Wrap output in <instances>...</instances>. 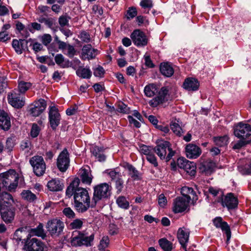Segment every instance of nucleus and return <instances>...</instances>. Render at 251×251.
I'll return each mask as SVG.
<instances>
[{
  "instance_id": "obj_1",
  "label": "nucleus",
  "mask_w": 251,
  "mask_h": 251,
  "mask_svg": "<svg viewBox=\"0 0 251 251\" xmlns=\"http://www.w3.org/2000/svg\"><path fill=\"white\" fill-rule=\"evenodd\" d=\"M144 92L145 95L149 98L154 96L158 93V95L149 102L150 105L151 107H155L168 100V89L166 87H162L158 91L157 86L152 83L146 86Z\"/></svg>"
},
{
  "instance_id": "obj_2",
  "label": "nucleus",
  "mask_w": 251,
  "mask_h": 251,
  "mask_svg": "<svg viewBox=\"0 0 251 251\" xmlns=\"http://www.w3.org/2000/svg\"><path fill=\"white\" fill-rule=\"evenodd\" d=\"M79 182L78 178H74L66 189V196L70 198L74 195V201H76L90 202V199L88 191L84 188L78 187Z\"/></svg>"
},
{
  "instance_id": "obj_3",
  "label": "nucleus",
  "mask_w": 251,
  "mask_h": 251,
  "mask_svg": "<svg viewBox=\"0 0 251 251\" xmlns=\"http://www.w3.org/2000/svg\"><path fill=\"white\" fill-rule=\"evenodd\" d=\"M111 194V186L107 183H101L94 187L91 207L95 206L100 201L108 198Z\"/></svg>"
},
{
  "instance_id": "obj_4",
  "label": "nucleus",
  "mask_w": 251,
  "mask_h": 251,
  "mask_svg": "<svg viewBox=\"0 0 251 251\" xmlns=\"http://www.w3.org/2000/svg\"><path fill=\"white\" fill-rule=\"evenodd\" d=\"M0 176L4 186L9 191H12L16 189L18 186L19 175L14 170H9L1 173Z\"/></svg>"
},
{
  "instance_id": "obj_5",
  "label": "nucleus",
  "mask_w": 251,
  "mask_h": 251,
  "mask_svg": "<svg viewBox=\"0 0 251 251\" xmlns=\"http://www.w3.org/2000/svg\"><path fill=\"white\" fill-rule=\"evenodd\" d=\"M64 227V222L58 218L49 220L46 226L49 234L53 237H57L61 235Z\"/></svg>"
},
{
  "instance_id": "obj_6",
  "label": "nucleus",
  "mask_w": 251,
  "mask_h": 251,
  "mask_svg": "<svg viewBox=\"0 0 251 251\" xmlns=\"http://www.w3.org/2000/svg\"><path fill=\"white\" fill-rule=\"evenodd\" d=\"M94 235H91L89 236H86L84 234L78 231L73 232L71 238V244L73 246H81L85 245L90 246L91 243L93 241Z\"/></svg>"
},
{
  "instance_id": "obj_7",
  "label": "nucleus",
  "mask_w": 251,
  "mask_h": 251,
  "mask_svg": "<svg viewBox=\"0 0 251 251\" xmlns=\"http://www.w3.org/2000/svg\"><path fill=\"white\" fill-rule=\"evenodd\" d=\"M155 151L161 159L166 158L167 161L171 159L174 155V152L170 147V143L168 141H162L154 148Z\"/></svg>"
},
{
  "instance_id": "obj_8",
  "label": "nucleus",
  "mask_w": 251,
  "mask_h": 251,
  "mask_svg": "<svg viewBox=\"0 0 251 251\" xmlns=\"http://www.w3.org/2000/svg\"><path fill=\"white\" fill-rule=\"evenodd\" d=\"M29 162L33 167L34 174L37 176H40L45 174L46 166L42 156H34L30 159Z\"/></svg>"
},
{
  "instance_id": "obj_9",
  "label": "nucleus",
  "mask_w": 251,
  "mask_h": 251,
  "mask_svg": "<svg viewBox=\"0 0 251 251\" xmlns=\"http://www.w3.org/2000/svg\"><path fill=\"white\" fill-rule=\"evenodd\" d=\"M234 134L238 138L246 139L251 135V125L242 122L238 123L235 126Z\"/></svg>"
},
{
  "instance_id": "obj_10",
  "label": "nucleus",
  "mask_w": 251,
  "mask_h": 251,
  "mask_svg": "<svg viewBox=\"0 0 251 251\" xmlns=\"http://www.w3.org/2000/svg\"><path fill=\"white\" fill-rule=\"evenodd\" d=\"M223 207H226L228 210L233 209L237 207L238 201L237 198L231 193L227 194L218 200Z\"/></svg>"
},
{
  "instance_id": "obj_11",
  "label": "nucleus",
  "mask_w": 251,
  "mask_h": 251,
  "mask_svg": "<svg viewBox=\"0 0 251 251\" xmlns=\"http://www.w3.org/2000/svg\"><path fill=\"white\" fill-rule=\"evenodd\" d=\"M56 164L60 171L65 172L70 166V158L67 149H64L58 156Z\"/></svg>"
},
{
  "instance_id": "obj_12",
  "label": "nucleus",
  "mask_w": 251,
  "mask_h": 251,
  "mask_svg": "<svg viewBox=\"0 0 251 251\" xmlns=\"http://www.w3.org/2000/svg\"><path fill=\"white\" fill-rule=\"evenodd\" d=\"M25 248L26 251H45L44 243L36 238H27Z\"/></svg>"
},
{
  "instance_id": "obj_13",
  "label": "nucleus",
  "mask_w": 251,
  "mask_h": 251,
  "mask_svg": "<svg viewBox=\"0 0 251 251\" xmlns=\"http://www.w3.org/2000/svg\"><path fill=\"white\" fill-rule=\"evenodd\" d=\"M130 37L137 47H143L147 45L148 40L145 33L140 29L134 30L131 34Z\"/></svg>"
},
{
  "instance_id": "obj_14",
  "label": "nucleus",
  "mask_w": 251,
  "mask_h": 251,
  "mask_svg": "<svg viewBox=\"0 0 251 251\" xmlns=\"http://www.w3.org/2000/svg\"><path fill=\"white\" fill-rule=\"evenodd\" d=\"M49 119L51 127L55 129L60 124L61 116L58 109L55 106L49 108Z\"/></svg>"
},
{
  "instance_id": "obj_15",
  "label": "nucleus",
  "mask_w": 251,
  "mask_h": 251,
  "mask_svg": "<svg viewBox=\"0 0 251 251\" xmlns=\"http://www.w3.org/2000/svg\"><path fill=\"white\" fill-rule=\"evenodd\" d=\"M46 102L42 99L37 101H34L31 105L29 108V112L31 115L34 117L38 116L40 115L46 108Z\"/></svg>"
},
{
  "instance_id": "obj_16",
  "label": "nucleus",
  "mask_w": 251,
  "mask_h": 251,
  "mask_svg": "<svg viewBox=\"0 0 251 251\" xmlns=\"http://www.w3.org/2000/svg\"><path fill=\"white\" fill-rule=\"evenodd\" d=\"M190 201L182 197H177L173 203V211L175 213H180L184 211L188 207Z\"/></svg>"
},
{
  "instance_id": "obj_17",
  "label": "nucleus",
  "mask_w": 251,
  "mask_h": 251,
  "mask_svg": "<svg viewBox=\"0 0 251 251\" xmlns=\"http://www.w3.org/2000/svg\"><path fill=\"white\" fill-rule=\"evenodd\" d=\"M98 50L93 48L90 44H87L82 47L80 57L83 60L92 59L98 54Z\"/></svg>"
},
{
  "instance_id": "obj_18",
  "label": "nucleus",
  "mask_w": 251,
  "mask_h": 251,
  "mask_svg": "<svg viewBox=\"0 0 251 251\" xmlns=\"http://www.w3.org/2000/svg\"><path fill=\"white\" fill-rule=\"evenodd\" d=\"M185 154L189 159H196L201 154V150L198 146L193 144H188L185 147Z\"/></svg>"
},
{
  "instance_id": "obj_19",
  "label": "nucleus",
  "mask_w": 251,
  "mask_h": 251,
  "mask_svg": "<svg viewBox=\"0 0 251 251\" xmlns=\"http://www.w3.org/2000/svg\"><path fill=\"white\" fill-rule=\"evenodd\" d=\"M8 100L9 104L16 108H20L25 104V100L21 95L14 92L8 96Z\"/></svg>"
},
{
  "instance_id": "obj_20",
  "label": "nucleus",
  "mask_w": 251,
  "mask_h": 251,
  "mask_svg": "<svg viewBox=\"0 0 251 251\" xmlns=\"http://www.w3.org/2000/svg\"><path fill=\"white\" fill-rule=\"evenodd\" d=\"M15 201L11 194L7 192L0 193V209H4L7 207H12Z\"/></svg>"
},
{
  "instance_id": "obj_21",
  "label": "nucleus",
  "mask_w": 251,
  "mask_h": 251,
  "mask_svg": "<svg viewBox=\"0 0 251 251\" xmlns=\"http://www.w3.org/2000/svg\"><path fill=\"white\" fill-rule=\"evenodd\" d=\"M190 231L184 227L180 228L177 231V238L183 249L186 251L187 244L189 240Z\"/></svg>"
},
{
  "instance_id": "obj_22",
  "label": "nucleus",
  "mask_w": 251,
  "mask_h": 251,
  "mask_svg": "<svg viewBox=\"0 0 251 251\" xmlns=\"http://www.w3.org/2000/svg\"><path fill=\"white\" fill-rule=\"evenodd\" d=\"M0 214L2 219L5 223H11L15 217V208L10 207L4 208V209H0Z\"/></svg>"
},
{
  "instance_id": "obj_23",
  "label": "nucleus",
  "mask_w": 251,
  "mask_h": 251,
  "mask_svg": "<svg viewBox=\"0 0 251 251\" xmlns=\"http://www.w3.org/2000/svg\"><path fill=\"white\" fill-rule=\"evenodd\" d=\"M214 226L217 228H220L223 231H225L226 235L227 241H228L231 237V233L229 226L226 222H224L222 218L217 217L213 220Z\"/></svg>"
},
{
  "instance_id": "obj_24",
  "label": "nucleus",
  "mask_w": 251,
  "mask_h": 251,
  "mask_svg": "<svg viewBox=\"0 0 251 251\" xmlns=\"http://www.w3.org/2000/svg\"><path fill=\"white\" fill-rule=\"evenodd\" d=\"M47 187L52 192L62 191L64 187L63 180L58 178H53L48 181Z\"/></svg>"
},
{
  "instance_id": "obj_25",
  "label": "nucleus",
  "mask_w": 251,
  "mask_h": 251,
  "mask_svg": "<svg viewBox=\"0 0 251 251\" xmlns=\"http://www.w3.org/2000/svg\"><path fill=\"white\" fill-rule=\"evenodd\" d=\"M181 193L182 197L188 199L189 201H192L194 203L198 199V196L192 188L187 186H183L181 189Z\"/></svg>"
},
{
  "instance_id": "obj_26",
  "label": "nucleus",
  "mask_w": 251,
  "mask_h": 251,
  "mask_svg": "<svg viewBox=\"0 0 251 251\" xmlns=\"http://www.w3.org/2000/svg\"><path fill=\"white\" fill-rule=\"evenodd\" d=\"M28 41L23 39H14L12 41V47L15 51L19 54L22 53L23 51L28 50L27 45Z\"/></svg>"
},
{
  "instance_id": "obj_27",
  "label": "nucleus",
  "mask_w": 251,
  "mask_h": 251,
  "mask_svg": "<svg viewBox=\"0 0 251 251\" xmlns=\"http://www.w3.org/2000/svg\"><path fill=\"white\" fill-rule=\"evenodd\" d=\"M199 85L198 80L193 77L186 78L183 84V88L188 91H196L198 89Z\"/></svg>"
},
{
  "instance_id": "obj_28",
  "label": "nucleus",
  "mask_w": 251,
  "mask_h": 251,
  "mask_svg": "<svg viewBox=\"0 0 251 251\" xmlns=\"http://www.w3.org/2000/svg\"><path fill=\"white\" fill-rule=\"evenodd\" d=\"M11 126L10 119L4 111L0 112V127L4 130H8Z\"/></svg>"
},
{
  "instance_id": "obj_29",
  "label": "nucleus",
  "mask_w": 251,
  "mask_h": 251,
  "mask_svg": "<svg viewBox=\"0 0 251 251\" xmlns=\"http://www.w3.org/2000/svg\"><path fill=\"white\" fill-rule=\"evenodd\" d=\"M43 227V225L40 223L36 228L31 229L29 230L27 238H30L32 236H37L44 239L46 237V234Z\"/></svg>"
},
{
  "instance_id": "obj_30",
  "label": "nucleus",
  "mask_w": 251,
  "mask_h": 251,
  "mask_svg": "<svg viewBox=\"0 0 251 251\" xmlns=\"http://www.w3.org/2000/svg\"><path fill=\"white\" fill-rule=\"evenodd\" d=\"M79 176L82 182L86 184L90 185L92 180V176L89 168L81 169L79 172Z\"/></svg>"
},
{
  "instance_id": "obj_31",
  "label": "nucleus",
  "mask_w": 251,
  "mask_h": 251,
  "mask_svg": "<svg viewBox=\"0 0 251 251\" xmlns=\"http://www.w3.org/2000/svg\"><path fill=\"white\" fill-rule=\"evenodd\" d=\"M123 167L128 172V175L134 179L138 180L140 178L139 172L132 165L128 163H124Z\"/></svg>"
},
{
  "instance_id": "obj_32",
  "label": "nucleus",
  "mask_w": 251,
  "mask_h": 251,
  "mask_svg": "<svg viewBox=\"0 0 251 251\" xmlns=\"http://www.w3.org/2000/svg\"><path fill=\"white\" fill-rule=\"evenodd\" d=\"M91 152L93 155L99 161H105L106 157L103 153L104 149L103 148L99 147L98 146L93 147L91 149Z\"/></svg>"
},
{
  "instance_id": "obj_33",
  "label": "nucleus",
  "mask_w": 251,
  "mask_h": 251,
  "mask_svg": "<svg viewBox=\"0 0 251 251\" xmlns=\"http://www.w3.org/2000/svg\"><path fill=\"white\" fill-rule=\"evenodd\" d=\"M160 70L161 74L166 77H170L174 73V69L172 66L168 63L161 64Z\"/></svg>"
},
{
  "instance_id": "obj_34",
  "label": "nucleus",
  "mask_w": 251,
  "mask_h": 251,
  "mask_svg": "<svg viewBox=\"0 0 251 251\" xmlns=\"http://www.w3.org/2000/svg\"><path fill=\"white\" fill-rule=\"evenodd\" d=\"M76 75L83 78L88 79L90 78L92 75V72L89 67L87 66L84 68V67H79L76 71Z\"/></svg>"
},
{
  "instance_id": "obj_35",
  "label": "nucleus",
  "mask_w": 251,
  "mask_h": 251,
  "mask_svg": "<svg viewBox=\"0 0 251 251\" xmlns=\"http://www.w3.org/2000/svg\"><path fill=\"white\" fill-rule=\"evenodd\" d=\"M74 205L76 211L83 213L87 211L90 206H91V203L90 204V201L83 202L81 201H75Z\"/></svg>"
},
{
  "instance_id": "obj_36",
  "label": "nucleus",
  "mask_w": 251,
  "mask_h": 251,
  "mask_svg": "<svg viewBox=\"0 0 251 251\" xmlns=\"http://www.w3.org/2000/svg\"><path fill=\"white\" fill-rule=\"evenodd\" d=\"M170 127L173 132L177 136H181L184 133L182 129L178 124V121L175 120L170 123Z\"/></svg>"
},
{
  "instance_id": "obj_37",
  "label": "nucleus",
  "mask_w": 251,
  "mask_h": 251,
  "mask_svg": "<svg viewBox=\"0 0 251 251\" xmlns=\"http://www.w3.org/2000/svg\"><path fill=\"white\" fill-rule=\"evenodd\" d=\"M56 63L62 68H67L70 66V61L65 59L61 54H57L54 58Z\"/></svg>"
},
{
  "instance_id": "obj_38",
  "label": "nucleus",
  "mask_w": 251,
  "mask_h": 251,
  "mask_svg": "<svg viewBox=\"0 0 251 251\" xmlns=\"http://www.w3.org/2000/svg\"><path fill=\"white\" fill-rule=\"evenodd\" d=\"M21 196L23 199L30 202L34 201L37 198L36 196L28 190H23Z\"/></svg>"
},
{
  "instance_id": "obj_39",
  "label": "nucleus",
  "mask_w": 251,
  "mask_h": 251,
  "mask_svg": "<svg viewBox=\"0 0 251 251\" xmlns=\"http://www.w3.org/2000/svg\"><path fill=\"white\" fill-rule=\"evenodd\" d=\"M208 192L213 197H217V201L219 199H221L223 196L224 194V192L221 189L215 187H210L208 188Z\"/></svg>"
},
{
  "instance_id": "obj_40",
  "label": "nucleus",
  "mask_w": 251,
  "mask_h": 251,
  "mask_svg": "<svg viewBox=\"0 0 251 251\" xmlns=\"http://www.w3.org/2000/svg\"><path fill=\"white\" fill-rule=\"evenodd\" d=\"M159 244L164 251H171L173 249L172 243L165 238L160 239Z\"/></svg>"
},
{
  "instance_id": "obj_41",
  "label": "nucleus",
  "mask_w": 251,
  "mask_h": 251,
  "mask_svg": "<svg viewBox=\"0 0 251 251\" xmlns=\"http://www.w3.org/2000/svg\"><path fill=\"white\" fill-rule=\"evenodd\" d=\"M184 170L191 176H194L196 173V166L194 162L189 161L188 163L185 165Z\"/></svg>"
},
{
  "instance_id": "obj_42",
  "label": "nucleus",
  "mask_w": 251,
  "mask_h": 251,
  "mask_svg": "<svg viewBox=\"0 0 251 251\" xmlns=\"http://www.w3.org/2000/svg\"><path fill=\"white\" fill-rule=\"evenodd\" d=\"M116 203L118 206L124 209H127L129 207V203L124 196H120L116 200Z\"/></svg>"
},
{
  "instance_id": "obj_43",
  "label": "nucleus",
  "mask_w": 251,
  "mask_h": 251,
  "mask_svg": "<svg viewBox=\"0 0 251 251\" xmlns=\"http://www.w3.org/2000/svg\"><path fill=\"white\" fill-rule=\"evenodd\" d=\"M228 141V137L226 135L214 138V143L216 145L220 147H223L227 145Z\"/></svg>"
},
{
  "instance_id": "obj_44",
  "label": "nucleus",
  "mask_w": 251,
  "mask_h": 251,
  "mask_svg": "<svg viewBox=\"0 0 251 251\" xmlns=\"http://www.w3.org/2000/svg\"><path fill=\"white\" fill-rule=\"evenodd\" d=\"M32 84L30 82L21 81L19 82L18 88L21 93H25L31 88Z\"/></svg>"
},
{
  "instance_id": "obj_45",
  "label": "nucleus",
  "mask_w": 251,
  "mask_h": 251,
  "mask_svg": "<svg viewBox=\"0 0 251 251\" xmlns=\"http://www.w3.org/2000/svg\"><path fill=\"white\" fill-rule=\"evenodd\" d=\"M109 243V240L107 236H104L102 238L100 241V244L99 245V250L100 251H105L106 248L108 246Z\"/></svg>"
},
{
  "instance_id": "obj_46",
  "label": "nucleus",
  "mask_w": 251,
  "mask_h": 251,
  "mask_svg": "<svg viewBox=\"0 0 251 251\" xmlns=\"http://www.w3.org/2000/svg\"><path fill=\"white\" fill-rule=\"evenodd\" d=\"M27 28L31 33H34L35 30H40L42 29V25L40 24L33 22L27 25Z\"/></svg>"
},
{
  "instance_id": "obj_47",
  "label": "nucleus",
  "mask_w": 251,
  "mask_h": 251,
  "mask_svg": "<svg viewBox=\"0 0 251 251\" xmlns=\"http://www.w3.org/2000/svg\"><path fill=\"white\" fill-rule=\"evenodd\" d=\"M28 42H30V46H32V50L36 53L41 50L43 49V46L41 44L35 41L34 40L29 39L28 40Z\"/></svg>"
},
{
  "instance_id": "obj_48",
  "label": "nucleus",
  "mask_w": 251,
  "mask_h": 251,
  "mask_svg": "<svg viewBox=\"0 0 251 251\" xmlns=\"http://www.w3.org/2000/svg\"><path fill=\"white\" fill-rule=\"evenodd\" d=\"M139 151L141 153L146 155V157L154 152V150L151 147L144 145L140 146Z\"/></svg>"
},
{
  "instance_id": "obj_49",
  "label": "nucleus",
  "mask_w": 251,
  "mask_h": 251,
  "mask_svg": "<svg viewBox=\"0 0 251 251\" xmlns=\"http://www.w3.org/2000/svg\"><path fill=\"white\" fill-rule=\"evenodd\" d=\"M238 170L243 175H250L251 174V163L247 164L245 166H240Z\"/></svg>"
},
{
  "instance_id": "obj_50",
  "label": "nucleus",
  "mask_w": 251,
  "mask_h": 251,
  "mask_svg": "<svg viewBox=\"0 0 251 251\" xmlns=\"http://www.w3.org/2000/svg\"><path fill=\"white\" fill-rule=\"evenodd\" d=\"M83 224L82 220L76 219L71 222L69 225V227L71 229H80Z\"/></svg>"
},
{
  "instance_id": "obj_51",
  "label": "nucleus",
  "mask_w": 251,
  "mask_h": 251,
  "mask_svg": "<svg viewBox=\"0 0 251 251\" xmlns=\"http://www.w3.org/2000/svg\"><path fill=\"white\" fill-rule=\"evenodd\" d=\"M105 173L109 176L112 180L120 178L121 174L115 170H107L105 171Z\"/></svg>"
},
{
  "instance_id": "obj_52",
  "label": "nucleus",
  "mask_w": 251,
  "mask_h": 251,
  "mask_svg": "<svg viewBox=\"0 0 251 251\" xmlns=\"http://www.w3.org/2000/svg\"><path fill=\"white\" fill-rule=\"evenodd\" d=\"M247 144H248V142L246 141V139H240V140L234 144L232 148L234 150H239L244 147Z\"/></svg>"
},
{
  "instance_id": "obj_53",
  "label": "nucleus",
  "mask_w": 251,
  "mask_h": 251,
  "mask_svg": "<svg viewBox=\"0 0 251 251\" xmlns=\"http://www.w3.org/2000/svg\"><path fill=\"white\" fill-rule=\"evenodd\" d=\"M115 187L117 190V193L120 194L124 187V181L121 178L116 180Z\"/></svg>"
},
{
  "instance_id": "obj_54",
  "label": "nucleus",
  "mask_w": 251,
  "mask_h": 251,
  "mask_svg": "<svg viewBox=\"0 0 251 251\" xmlns=\"http://www.w3.org/2000/svg\"><path fill=\"white\" fill-rule=\"evenodd\" d=\"M140 5L143 8L151 9L152 6V2L151 0H141Z\"/></svg>"
},
{
  "instance_id": "obj_55",
  "label": "nucleus",
  "mask_w": 251,
  "mask_h": 251,
  "mask_svg": "<svg viewBox=\"0 0 251 251\" xmlns=\"http://www.w3.org/2000/svg\"><path fill=\"white\" fill-rule=\"evenodd\" d=\"M70 17L66 16H61L58 19V22L61 26H64L69 25Z\"/></svg>"
},
{
  "instance_id": "obj_56",
  "label": "nucleus",
  "mask_w": 251,
  "mask_h": 251,
  "mask_svg": "<svg viewBox=\"0 0 251 251\" xmlns=\"http://www.w3.org/2000/svg\"><path fill=\"white\" fill-rule=\"evenodd\" d=\"M93 71L94 75L96 77H101L103 75L104 73V70L103 68L100 66H99L97 68H94Z\"/></svg>"
},
{
  "instance_id": "obj_57",
  "label": "nucleus",
  "mask_w": 251,
  "mask_h": 251,
  "mask_svg": "<svg viewBox=\"0 0 251 251\" xmlns=\"http://www.w3.org/2000/svg\"><path fill=\"white\" fill-rule=\"evenodd\" d=\"M137 14V11L136 8L131 7L129 8L127 11V18L128 19H132Z\"/></svg>"
},
{
  "instance_id": "obj_58",
  "label": "nucleus",
  "mask_w": 251,
  "mask_h": 251,
  "mask_svg": "<svg viewBox=\"0 0 251 251\" xmlns=\"http://www.w3.org/2000/svg\"><path fill=\"white\" fill-rule=\"evenodd\" d=\"M79 37L83 42L85 43H88L91 40L90 35L85 31L80 32Z\"/></svg>"
},
{
  "instance_id": "obj_59",
  "label": "nucleus",
  "mask_w": 251,
  "mask_h": 251,
  "mask_svg": "<svg viewBox=\"0 0 251 251\" xmlns=\"http://www.w3.org/2000/svg\"><path fill=\"white\" fill-rule=\"evenodd\" d=\"M51 40L52 37L49 34H45L41 37V41L45 46H47L51 42Z\"/></svg>"
},
{
  "instance_id": "obj_60",
  "label": "nucleus",
  "mask_w": 251,
  "mask_h": 251,
  "mask_svg": "<svg viewBox=\"0 0 251 251\" xmlns=\"http://www.w3.org/2000/svg\"><path fill=\"white\" fill-rule=\"evenodd\" d=\"M39 131L40 129L38 125L36 124H33L30 132L31 136L33 138L36 137L38 135Z\"/></svg>"
},
{
  "instance_id": "obj_61",
  "label": "nucleus",
  "mask_w": 251,
  "mask_h": 251,
  "mask_svg": "<svg viewBox=\"0 0 251 251\" xmlns=\"http://www.w3.org/2000/svg\"><path fill=\"white\" fill-rule=\"evenodd\" d=\"M136 21L139 26L142 25H147L149 24V21L145 17L143 16H138L136 18Z\"/></svg>"
},
{
  "instance_id": "obj_62",
  "label": "nucleus",
  "mask_w": 251,
  "mask_h": 251,
  "mask_svg": "<svg viewBox=\"0 0 251 251\" xmlns=\"http://www.w3.org/2000/svg\"><path fill=\"white\" fill-rule=\"evenodd\" d=\"M63 213L68 218H74L75 216V213L70 207L65 208Z\"/></svg>"
},
{
  "instance_id": "obj_63",
  "label": "nucleus",
  "mask_w": 251,
  "mask_h": 251,
  "mask_svg": "<svg viewBox=\"0 0 251 251\" xmlns=\"http://www.w3.org/2000/svg\"><path fill=\"white\" fill-rule=\"evenodd\" d=\"M66 49L67 50L66 55L70 58H73L76 53L74 47L69 44Z\"/></svg>"
},
{
  "instance_id": "obj_64",
  "label": "nucleus",
  "mask_w": 251,
  "mask_h": 251,
  "mask_svg": "<svg viewBox=\"0 0 251 251\" xmlns=\"http://www.w3.org/2000/svg\"><path fill=\"white\" fill-rule=\"evenodd\" d=\"M147 160L154 167L158 166V163L156 158L154 156L153 152L146 157Z\"/></svg>"
}]
</instances>
